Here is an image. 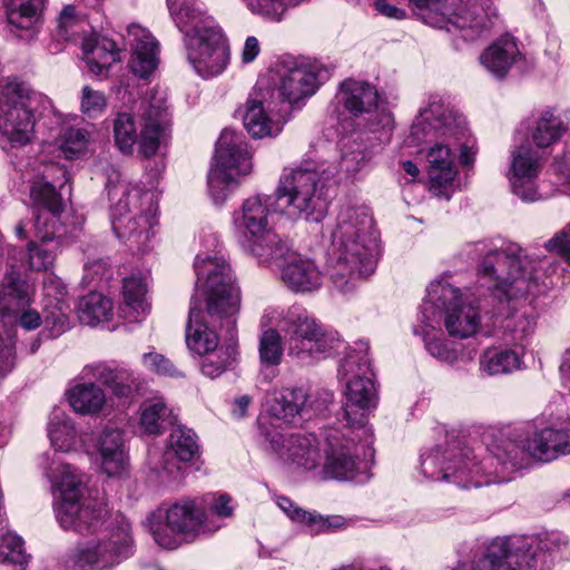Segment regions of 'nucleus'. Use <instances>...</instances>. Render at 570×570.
<instances>
[{"mask_svg": "<svg viewBox=\"0 0 570 570\" xmlns=\"http://www.w3.org/2000/svg\"><path fill=\"white\" fill-rule=\"evenodd\" d=\"M569 453V433L544 428L525 440L500 439L482 461H478L471 448L451 441L421 455V472L426 479L453 483L461 489L479 488L509 481L513 472L525 466L529 458L550 462Z\"/></svg>", "mask_w": 570, "mask_h": 570, "instance_id": "1", "label": "nucleus"}, {"mask_svg": "<svg viewBox=\"0 0 570 570\" xmlns=\"http://www.w3.org/2000/svg\"><path fill=\"white\" fill-rule=\"evenodd\" d=\"M332 281L343 294L371 275L379 256V235L367 207L343 206L331 232Z\"/></svg>", "mask_w": 570, "mask_h": 570, "instance_id": "2", "label": "nucleus"}, {"mask_svg": "<svg viewBox=\"0 0 570 570\" xmlns=\"http://www.w3.org/2000/svg\"><path fill=\"white\" fill-rule=\"evenodd\" d=\"M468 132L464 118L444 104L439 96L430 97L426 107L420 110L411 128L414 142L435 141L426 153L430 189L436 196L449 199L448 188L455 176V156L448 142L450 139H463Z\"/></svg>", "mask_w": 570, "mask_h": 570, "instance_id": "3", "label": "nucleus"}, {"mask_svg": "<svg viewBox=\"0 0 570 570\" xmlns=\"http://www.w3.org/2000/svg\"><path fill=\"white\" fill-rule=\"evenodd\" d=\"M171 18L184 33L187 59L203 78L220 75L229 62V48L222 29L197 0H167Z\"/></svg>", "mask_w": 570, "mask_h": 570, "instance_id": "4", "label": "nucleus"}, {"mask_svg": "<svg viewBox=\"0 0 570 570\" xmlns=\"http://www.w3.org/2000/svg\"><path fill=\"white\" fill-rule=\"evenodd\" d=\"M468 255L471 258L482 256L478 273L493 282V295L499 298L501 309L505 306L517 309L518 299L542 292L534 262L522 256L518 245L488 249L483 242H479L468 245Z\"/></svg>", "mask_w": 570, "mask_h": 570, "instance_id": "5", "label": "nucleus"}, {"mask_svg": "<svg viewBox=\"0 0 570 570\" xmlns=\"http://www.w3.org/2000/svg\"><path fill=\"white\" fill-rule=\"evenodd\" d=\"M135 114L120 112L114 121L115 145L122 154H131L136 144L139 153L155 156L170 137L167 94L153 88L136 102Z\"/></svg>", "mask_w": 570, "mask_h": 570, "instance_id": "6", "label": "nucleus"}, {"mask_svg": "<svg viewBox=\"0 0 570 570\" xmlns=\"http://www.w3.org/2000/svg\"><path fill=\"white\" fill-rule=\"evenodd\" d=\"M336 174L334 168H314L309 163L284 168L273 194L279 215L294 222L322 220L327 210L325 189Z\"/></svg>", "mask_w": 570, "mask_h": 570, "instance_id": "7", "label": "nucleus"}, {"mask_svg": "<svg viewBox=\"0 0 570 570\" xmlns=\"http://www.w3.org/2000/svg\"><path fill=\"white\" fill-rule=\"evenodd\" d=\"M196 287L206 297L203 308L197 299L191 301L188 321H199L205 315L220 320L238 315L240 293L234 272L224 256L199 254L195 258Z\"/></svg>", "mask_w": 570, "mask_h": 570, "instance_id": "8", "label": "nucleus"}, {"mask_svg": "<svg viewBox=\"0 0 570 570\" xmlns=\"http://www.w3.org/2000/svg\"><path fill=\"white\" fill-rule=\"evenodd\" d=\"M373 435L367 426L344 424L325 431L321 451L324 479L351 481L374 456Z\"/></svg>", "mask_w": 570, "mask_h": 570, "instance_id": "9", "label": "nucleus"}, {"mask_svg": "<svg viewBox=\"0 0 570 570\" xmlns=\"http://www.w3.org/2000/svg\"><path fill=\"white\" fill-rule=\"evenodd\" d=\"M147 522L154 540L169 550L219 530L218 523L206 517L199 498H183L166 509L159 508L148 517Z\"/></svg>", "mask_w": 570, "mask_h": 570, "instance_id": "10", "label": "nucleus"}, {"mask_svg": "<svg viewBox=\"0 0 570 570\" xmlns=\"http://www.w3.org/2000/svg\"><path fill=\"white\" fill-rule=\"evenodd\" d=\"M30 199L33 205L36 238L42 244L57 239L59 244L77 242L83 233L86 218L71 212L63 214L65 202L56 186L43 175L30 183Z\"/></svg>", "mask_w": 570, "mask_h": 570, "instance_id": "11", "label": "nucleus"}, {"mask_svg": "<svg viewBox=\"0 0 570 570\" xmlns=\"http://www.w3.org/2000/svg\"><path fill=\"white\" fill-rule=\"evenodd\" d=\"M112 229L134 254L149 249L157 224L158 196L153 190L132 188L114 209Z\"/></svg>", "mask_w": 570, "mask_h": 570, "instance_id": "12", "label": "nucleus"}, {"mask_svg": "<svg viewBox=\"0 0 570 570\" xmlns=\"http://www.w3.org/2000/svg\"><path fill=\"white\" fill-rule=\"evenodd\" d=\"M0 101V129L13 148L31 141L37 121L46 110L48 98L23 81H12L6 87Z\"/></svg>", "mask_w": 570, "mask_h": 570, "instance_id": "13", "label": "nucleus"}, {"mask_svg": "<svg viewBox=\"0 0 570 570\" xmlns=\"http://www.w3.org/2000/svg\"><path fill=\"white\" fill-rule=\"evenodd\" d=\"M279 214L273 195L248 197L234 213V225L246 242L247 249L258 259L271 261V255L285 243L274 232V215Z\"/></svg>", "mask_w": 570, "mask_h": 570, "instance_id": "14", "label": "nucleus"}, {"mask_svg": "<svg viewBox=\"0 0 570 570\" xmlns=\"http://www.w3.org/2000/svg\"><path fill=\"white\" fill-rule=\"evenodd\" d=\"M368 343L355 342V346L340 365V374L346 376L354 373L357 367L360 373L347 380L345 389V403L342 416L345 424L353 426H366V416L371 407L375 406L376 390L374 382L367 374L371 372V360L367 355Z\"/></svg>", "mask_w": 570, "mask_h": 570, "instance_id": "15", "label": "nucleus"}, {"mask_svg": "<svg viewBox=\"0 0 570 570\" xmlns=\"http://www.w3.org/2000/svg\"><path fill=\"white\" fill-rule=\"evenodd\" d=\"M61 501L56 508V518L61 528L81 535L94 534L105 523L102 502H81L82 482L71 471V465L62 466L57 482Z\"/></svg>", "mask_w": 570, "mask_h": 570, "instance_id": "16", "label": "nucleus"}, {"mask_svg": "<svg viewBox=\"0 0 570 570\" xmlns=\"http://www.w3.org/2000/svg\"><path fill=\"white\" fill-rule=\"evenodd\" d=\"M252 170V154L244 137L229 129L223 130L208 173V188L214 202L223 203L227 187Z\"/></svg>", "mask_w": 570, "mask_h": 570, "instance_id": "17", "label": "nucleus"}, {"mask_svg": "<svg viewBox=\"0 0 570 570\" xmlns=\"http://www.w3.org/2000/svg\"><path fill=\"white\" fill-rule=\"evenodd\" d=\"M56 293V308L58 314L51 312L47 314L43 321H68L65 312V296H67V286L62 282H57L53 287ZM0 318L9 321H42L40 313L31 307L30 285L22 274L13 265L10 266L1 281L0 289Z\"/></svg>", "mask_w": 570, "mask_h": 570, "instance_id": "18", "label": "nucleus"}, {"mask_svg": "<svg viewBox=\"0 0 570 570\" xmlns=\"http://www.w3.org/2000/svg\"><path fill=\"white\" fill-rule=\"evenodd\" d=\"M483 306L473 293H461L443 278L432 281L420 306L422 321H480Z\"/></svg>", "mask_w": 570, "mask_h": 570, "instance_id": "19", "label": "nucleus"}, {"mask_svg": "<svg viewBox=\"0 0 570 570\" xmlns=\"http://www.w3.org/2000/svg\"><path fill=\"white\" fill-rule=\"evenodd\" d=\"M420 10H426L424 19L432 26L451 30H471L475 35L492 24V18L482 0H409Z\"/></svg>", "mask_w": 570, "mask_h": 570, "instance_id": "20", "label": "nucleus"}, {"mask_svg": "<svg viewBox=\"0 0 570 570\" xmlns=\"http://www.w3.org/2000/svg\"><path fill=\"white\" fill-rule=\"evenodd\" d=\"M259 429L266 450L284 464L308 471L321 466L322 443L314 434L271 429L263 423Z\"/></svg>", "mask_w": 570, "mask_h": 570, "instance_id": "21", "label": "nucleus"}, {"mask_svg": "<svg viewBox=\"0 0 570 570\" xmlns=\"http://www.w3.org/2000/svg\"><path fill=\"white\" fill-rule=\"evenodd\" d=\"M529 542L514 535L497 538L470 570H538L535 553H529Z\"/></svg>", "mask_w": 570, "mask_h": 570, "instance_id": "22", "label": "nucleus"}, {"mask_svg": "<svg viewBox=\"0 0 570 570\" xmlns=\"http://www.w3.org/2000/svg\"><path fill=\"white\" fill-rule=\"evenodd\" d=\"M262 263L275 265L281 271L283 282L294 292H312L322 285V273L315 263L292 250L286 243L278 245L271 261Z\"/></svg>", "mask_w": 570, "mask_h": 570, "instance_id": "23", "label": "nucleus"}, {"mask_svg": "<svg viewBox=\"0 0 570 570\" xmlns=\"http://www.w3.org/2000/svg\"><path fill=\"white\" fill-rule=\"evenodd\" d=\"M287 334L289 350L297 356L317 358L343 345L336 331L320 323H289Z\"/></svg>", "mask_w": 570, "mask_h": 570, "instance_id": "24", "label": "nucleus"}, {"mask_svg": "<svg viewBox=\"0 0 570 570\" xmlns=\"http://www.w3.org/2000/svg\"><path fill=\"white\" fill-rule=\"evenodd\" d=\"M83 269L81 285L89 287V292L81 296L75 306L78 321H107V296L102 293L107 288V263L99 258L85 264Z\"/></svg>", "mask_w": 570, "mask_h": 570, "instance_id": "25", "label": "nucleus"}, {"mask_svg": "<svg viewBox=\"0 0 570 570\" xmlns=\"http://www.w3.org/2000/svg\"><path fill=\"white\" fill-rule=\"evenodd\" d=\"M543 165V154L529 145L512 151L510 181L513 193L525 202L539 198L534 181Z\"/></svg>", "mask_w": 570, "mask_h": 570, "instance_id": "26", "label": "nucleus"}, {"mask_svg": "<svg viewBox=\"0 0 570 570\" xmlns=\"http://www.w3.org/2000/svg\"><path fill=\"white\" fill-rule=\"evenodd\" d=\"M199 452L197 438L194 431L184 426L175 428L168 440V448L164 453L163 463L154 468L163 483L180 481L183 473L180 466L173 461L176 458L180 462H191Z\"/></svg>", "mask_w": 570, "mask_h": 570, "instance_id": "27", "label": "nucleus"}, {"mask_svg": "<svg viewBox=\"0 0 570 570\" xmlns=\"http://www.w3.org/2000/svg\"><path fill=\"white\" fill-rule=\"evenodd\" d=\"M83 377L92 376L96 381L77 383L67 390L66 395L71 409L78 414H95L106 402L104 390L107 386V364L87 365L82 370Z\"/></svg>", "mask_w": 570, "mask_h": 570, "instance_id": "28", "label": "nucleus"}, {"mask_svg": "<svg viewBox=\"0 0 570 570\" xmlns=\"http://www.w3.org/2000/svg\"><path fill=\"white\" fill-rule=\"evenodd\" d=\"M126 41L131 51L128 61L130 71L139 78H148L159 63L158 41L146 28L136 23L128 26Z\"/></svg>", "mask_w": 570, "mask_h": 570, "instance_id": "29", "label": "nucleus"}, {"mask_svg": "<svg viewBox=\"0 0 570 570\" xmlns=\"http://www.w3.org/2000/svg\"><path fill=\"white\" fill-rule=\"evenodd\" d=\"M278 96L291 105L312 96L317 87V77L307 66L284 61L277 68Z\"/></svg>", "mask_w": 570, "mask_h": 570, "instance_id": "30", "label": "nucleus"}, {"mask_svg": "<svg viewBox=\"0 0 570 570\" xmlns=\"http://www.w3.org/2000/svg\"><path fill=\"white\" fill-rule=\"evenodd\" d=\"M308 395L303 387L273 390L266 399L268 416L281 424H293L304 411Z\"/></svg>", "mask_w": 570, "mask_h": 570, "instance_id": "31", "label": "nucleus"}, {"mask_svg": "<svg viewBox=\"0 0 570 570\" xmlns=\"http://www.w3.org/2000/svg\"><path fill=\"white\" fill-rule=\"evenodd\" d=\"M530 541L529 553H535L537 567L549 570L558 561L568 557L570 540L567 534L559 531L541 533L537 537L514 535Z\"/></svg>", "mask_w": 570, "mask_h": 570, "instance_id": "32", "label": "nucleus"}, {"mask_svg": "<svg viewBox=\"0 0 570 570\" xmlns=\"http://www.w3.org/2000/svg\"><path fill=\"white\" fill-rule=\"evenodd\" d=\"M272 111V101H266L262 89L255 90L244 106L243 122L253 138L276 136L282 126L267 115Z\"/></svg>", "mask_w": 570, "mask_h": 570, "instance_id": "33", "label": "nucleus"}, {"mask_svg": "<svg viewBox=\"0 0 570 570\" xmlns=\"http://www.w3.org/2000/svg\"><path fill=\"white\" fill-rule=\"evenodd\" d=\"M277 505L291 520L304 524L311 534L335 532L352 523V520L341 515H322L315 511L303 510L286 497H279Z\"/></svg>", "mask_w": 570, "mask_h": 570, "instance_id": "34", "label": "nucleus"}, {"mask_svg": "<svg viewBox=\"0 0 570 570\" xmlns=\"http://www.w3.org/2000/svg\"><path fill=\"white\" fill-rule=\"evenodd\" d=\"M523 56L517 40L507 35L494 41L480 56L481 65L495 78L503 79Z\"/></svg>", "mask_w": 570, "mask_h": 570, "instance_id": "35", "label": "nucleus"}, {"mask_svg": "<svg viewBox=\"0 0 570 570\" xmlns=\"http://www.w3.org/2000/svg\"><path fill=\"white\" fill-rule=\"evenodd\" d=\"M139 381L126 368L109 367V409L119 412V421L126 419V410L134 404L139 391Z\"/></svg>", "mask_w": 570, "mask_h": 570, "instance_id": "36", "label": "nucleus"}, {"mask_svg": "<svg viewBox=\"0 0 570 570\" xmlns=\"http://www.w3.org/2000/svg\"><path fill=\"white\" fill-rule=\"evenodd\" d=\"M341 95L344 107L354 116L371 114L379 107V92L368 82L345 80L341 85Z\"/></svg>", "mask_w": 570, "mask_h": 570, "instance_id": "37", "label": "nucleus"}, {"mask_svg": "<svg viewBox=\"0 0 570 570\" xmlns=\"http://www.w3.org/2000/svg\"><path fill=\"white\" fill-rule=\"evenodd\" d=\"M107 540H89L69 550L63 558L68 569L102 570L107 567Z\"/></svg>", "mask_w": 570, "mask_h": 570, "instance_id": "38", "label": "nucleus"}, {"mask_svg": "<svg viewBox=\"0 0 570 570\" xmlns=\"http://www.w3.org/2000/svg\"><path fill=\"white\" fill-rule=\"evenodd\" d=\"M134 552L131 527L120 512L109 521V566L128 559Z\"/></svg>", "mask_w": 570, "mask_h": 570, "instance_id": "39", "label": "nucleus"}, {"mask_svg": "<svg viewBox=\"0 0 570 570\" xmlns=\"http://www.w3.org/2000/svg\"><path fill=\"white\" fill-rule=\"evenodd\" d=\"M567 129V122L559 115L552 109H544L535 119L531 138L539 149H546L556 144Z\"/></svg>", "mask_w": 570, "mask_h": 570, "instance_id": "40", "label": "nucleus"}, {"mask_svg": "<svg viewBox=\"0 0 570 570\" xmlns=\"http://www.w3.org/2000/svg\"><path fill=\"white\" fill-rule=\"evenodd\" d=\"M433 325V323H419L413 327L415 335L422 336L425 350L435 358L445 363H453L456 361V351L452 347L450 342L444 337V331L441 327Z\"/></svg>", "mask_w": 570, "mask_h": 570, "instance_id": "41", "label": "nucleus"}, {"mask_svg": "<svg viewBox=\"0 0 570 570\" xmlns=\"http://www.w3.org/2000/svg\"><path fill=\"white\" fill-rule=\"evenodd\" d=\"M174 422L173 411L161 396L151 397L141 404L140 426L146 433L160 434Z\"/></svg>", "mask_w": 570, "mask_h": 570, "instance_id": "42", "label": "nucleus"}, {"mask_svg": "<svg viewBox=\"0 0 570 570\" xmlns=\"http://www.w3.org/2000/svg\"><path fill=\"white\" fill-rule=\"evenodd\" d=\"M46 0H4L8 23L18 30H32L39 21Z\"/></svg>", "mask_w": 570, "mask_h": 570, "instance_id": "43", "label": "nucleus"}, {"mask_svg": "<svg viewBox=\"0 0 570 570\" xmlns=\"http://www.w3.org/2000/svg\"><path fill=\"white\" fill-rule=\"evenodd\" d=\"M520 367L521 357L511 348L490 347L480 356V370L489 376L510 374Z\"/></svg>", "mask_w": 570, "mask_h": 570, "instance_id": "44", "label": "nucleus"}, {"mask_svg": "<svg viewBox=\"0 0 570 570\" xmlns=\"http://www.w3.org/2000/svg\"><path fill=\"white\" fill-rule=\"evenodd\" d=\"M48 438L56 452H70L75 449L78 432L75 422L65 413H55L48 423Z\"/></svg>", "mask_w": 570, "mask_h": 570, "instance_id": "45", "label": "nucleus"}, {"mask_svg": "<svg viewBox=\"0 0 570 570\" xmlns=\"http://www.w3.org/2000/svg\"><path fill=\"white\" fill-rule=\"evenodd\" d=\"M109 479L124 480L130 474V462L122 429L109 428Z\"/></svg>", "mask_w": 570, "mask_h": 570, "instance_id": "46", "label": "nucleus"}, {"mask_svg": "<svg viewBox=\"0 0 570 570\" xmlns=\"http://www.w3.org/2000/svg\"><path fill=\"white\" fill-rule=\"evenodd\" d=\"M185 341L189 351L205 355L218 347L219 335L209 323H187Z\"/></svg>", "mask_w": 570, "mask_h": 570, "instance_id": "47", "label": "nucleus"}, {"mask_svg": "<svg viewBox=\"0 0 570 570\" xmlns=\"http://www.w3.org/2000/svg\"><path fill=\"white\" fill-rule=\"evenodd\" d=\"M148 283L141 274H132L122 281V297L125 304L137 315H145L151 307L147 297Z\"/></svg>", "mask_w": 570, "mask_h": 570, "instance_id": "48", "label": "nucleus"}, {"mask_svg": "<svg viewBox=\"0 0 570 570\" xmlns=\"http://www.w3.org/2000/svg\"><path fill=\"white\" fill-rule=\"evenodd\" d=\"M80 442L91 464L101 473H107V424L101 423L97 431L85 432Z\"/></svg>", "mask_w": 570, "mask_h": 570, "instance_id": "49", "label": "nucleus"}, {"mask_svg": "<svg viewBox=\"0 0 570 570\" xmlns=\"http://www.w3.org/2000/svg\"><path fill=\"white\" fill-rule=\"evenodd\" d=\"M206 355L207 356L200 364L202 373L208 377L215 379L233 366L236 362L238 350L236 344H228Z\"/></svg>", "mask_w": 570, "mask_h": 570, "instance_id": "50", "label": "nucleus"}, {"mask_svg": "<svg viewBox=\"0 0 570 570\" xmlns=\"http://www.w3.org/2000/svg\"><path fill=\"white\" fill-rule=\"evenodd\" d=\"M82 60L88 71L95 76H102L107 70V47L99 45L98 35L92 32L90 36L83 37L81 40Z\"/></svg>", "mask_w": 570, "mask_h": 570, "instance_id": "51", "label": "nucleus"}, {"mask_svg": "<svg viewBox=\"0 0 570 570\" xmlns=\"http://www.w3.org/2000/svg\"><path fill=\"white\" fill-rule=\"evenodd\" d=\"M259 361L264 366H276L283 357L281 334L274 328L263 331L259 337Z\"/></svg>", "mask_w": 570, "mask_h": 570, "instance_id": "52", "label": "nucleus"}, {"mask_svg": "<svg viewBox=\"0 0 570 570\" xmlns=\"http://www.w3.org/2000/svg\"><path fill=\"white\" fill-rule=\"evenodd\" d=\"M247 9L257 16L272 21H281L289 7L297 0H243Z\"/></svg>", "mask_w": 570, "mask_h": 570, "instance_id": "53", "label": "nucleus"}, {"mask_svg": "<svg viewBox=\"0 0 570 570\" xmlns=\"http://www.w3.org/2000/svg\"><path fill=\"white\" fill-rule=\"evenodd\" d=\"M1 324L4 326L6 332L9 336V343L4 344L0 350V374H8L16 366L17 354H16V341L13 340V338H16V335H11V332H16V330H14L16 325H20L26 331H35L38 327H40V325H42V323H1Z\"/></svg>", "mask_w": 570, "mask_h": 570, "instance_id": "54", "label": "nucleus"}, {"mask_svg": "<svg viewBox=\"0 0 570 570\" xmlns=\"http://www.w3.org/2000/svg\"><path fill=\"white\" fill-rule=\"evenodd\" d=\"M204 503V510L206 517L214 519L223 528V519L230 518L234 514V505L232 504V498L226 493L220 494H208L199 498Z\"/></svg>", "mask_w": 570, "mask_h": 570, "instance_id": "55", "label": "nucleus"}, {"mask_svg": "<svg viewBox=\"0 0 570 570\" xmlns=\"http://www.w3.org/2000/svg\"><path fill=\"white\" fill-rule=\"evenodd\" d=\"M23 539L17 534H7L0 546V562L23 567L29 562L30 556L24 552Z\"/></svg>", "mask_w": 570, "mask_h": 570, "instance_id": "56", "label": "nucleus"}, {"mask_svg": "<svg viewBox=\"0 0 570 570\" xmlns=\"http://www.w3.org/2000/svg\"><path fill=\"white\" fill-rule=\"evenodd\" d=\"M449 336L454 338L474 337L481 340L492 335V323H444Z\"/></svg>", "mask_w": 570, "mask_h": 570, "instance_id": "57", "label": "nucleus"}, {"mask_svg": "<svg viewBox=\"0 0 570 570\" xmlns=\"http://www.w3.org/2000/svg\"><path fill=\"white\" fill-rule=\"evenodd\" d=\"M535 323H507L502 332V341L505 345L525 347L533 334Z\"/></svg>", "mask_w": 570, "mask_h": 570, "instance_id": "58", "label": "nucleus"}, {"mask_svg": "<svg viewBox=\"0 0 570 570\" xmlns=\"http://www.w3.org/2000/svg\"><path fill=\"white\" fill-rule=\"evenodd\" d=\"M142 363L148 370L160 375H167L170 377L184 376V373L178 370L169 358L156 352L145 353L142 355Z\"/></svg>", "mask_w": 570, "mask_h": 570, "instance_id": "59", "label": "nucleus"}, {"mask_svg": "<svg viewBox=\"0 0 570 570\" xmlns=\"http://www.w3.org/2000/svg\"><path fill=\"white\" fill-rule=\"evenodd\" d=\"M107 99L101 91L92 90L89 86L82 88L81 111L88 118H95L102 114Z\"/></svg>", "mask_w": 570, "mask_h": 570, "instance_id": "60", "label": "nucleus"}, {"mask_svg": "<svg viewBox=\"0 0 570 570\" xmlns=\"http://www.w3.org/2000/svg\"><path fill=\"white\" fill-rule=\"evenodd\" d=\"M549 252H556L570 263V223L546 243Z\"/></svg>", "mask_w": 570, "mask_h": 570, "instance_id": "61", "label": "nucleus"}, {"mask_svg": "<svg viewBox=\"0 0 570 570\" xmlns=\"http://www.w3.org/2000/svg\"><path fill=\"white\" fill-rule=\"evenodd\" d=\"M72 326L70 323H51V326L41 330L36 338L30 343L29 353L35 354L40 348L42 342L59 337Z\"/></svg>", "mask_w": 570, "mask_h": 570, "instance_id": "62", "label": "nucleus"}, {"mask_svg": "<svg viewBox=\"0 0 570 570\" xmlns=\"http://www.w3.org/2000/svg\"><path fill=\"white\" fill-rule=\"evenodd\" d=\"M367 163V157L362 150H351L348 153H344L340 163L341 170L346 174V176L355 175L361 168L365 166Z\"/></svg>", "mask_w": 570, "mask_h": 570, "instance_id": "63", "label": "nucleus"}, {"mask_svg": "<svg viewBox=\"0 0 570 570\" xmlns=\"http://www.w3.org/2000/svg\"><path fill=\"white\" fill-rule=\"evenodd\" d=\"M78 22L76 6L67 4L59 14L58 35L66 41H71L68 29Z\"/></svg>", "mask_w": 570, "mask_h": 570, "instance_id": "64", "label": "nucleus"}]
</instances>
